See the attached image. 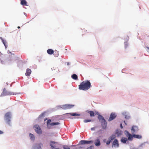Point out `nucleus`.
<instances>
[{"mask_svg": "<svg viewBox=\"0 0 149 149\" xmlns=\"http://www.w3.org/2000/svg\"><path fill=\"white\" fill-rule=\"evenodd\" d=\"M88 113L90 114L91 117L94 116L95 114L98 115V118L99 121L101 123L102 128L104 129L106 128L107 127V122L104 117L101 115H100L98 112L95 111V112L94 113L93 111H89Z\"/></svg>", "mask_w": 149, "mask_h": 149, "instance_id": "1", "label": "nucleus"}, {"mask_svg": "<svg viewBox=\"0 0 149 149\" xmlns=\"http://www.w3.org/2000/svg\"><path fill=\"white\" fill-rule=\"evenodd\" d=\"M116 137L115 135H111L108 139V141L106 142V144L107 146H109L111 143V141L114 140L112 144V147L115 148H118L119 147V143L118 140L115 139Z\"/></svg>", "mask_w": 149, "mask_h": 149, "instance_id": "2", "label": "nucleus"}, {"mask_svg": "<svg viewBox=\"0 0 149 149\" xmlns=\"http://www.w3.org/2000/svg\"><path fill=\"white\" fill-rule=\"evenodd\" d=\"M91 84L89 81L87 80L82 82L79 86L80 90L86 91L91 88Z\"/></svg>", "mask_w": 149, "mask_h": 149, "instance_id": "3", "label": "nucleus"}, {"mask_svg": "<svg viewBox=\"0 0 149 149\" xmlns=\"http://www.w3.org/2000/svg\"><path fill=\"white\" fill-rule=\"evenodd\" d=\"M50 145L51 149H60V145L58 142L51 141Z\"/></svg>", "mask_w": 149, "mask_h": 149, "instance_id": "4", "label": "nucleus"}, {"mask_svg": "<svg viewBox=\"0 0 149 149\" xmlns=\"http://www.w3.org/2000/svg\"><path fill=\"white\" fill-rule=\"evenodd\" d=\"M11 114L10 112L6 113L4 116L5 120L6 121V123L9 125L10 124V119L11 117Z\"/></svg>", "mask_w": 149, "mask_h": 149, "instance_id": "5", "label": "nucleus"}, {"mask_svg": "<svg viewBox=\"0 0 149 149\" xmlns=\"http://www.w3.org/2000/svg\"><path fill=\"white\" fill-rule=\"evenodd\" d=\"M74 106V105L66 104L61 105V108L63 110H67L72 108Z\"/></svg>", "mask_w": 149, "mask_h": 149, "instance_id": "6", "label": "nucleus"}, {"mask_svg": "<svg viewBox=\"0 0 149 149\" xmlns=\"http://www.w3.org/2000/svg\"><path fill=\"white\" fill-rule=\"evenodd\" d=\"M36 132L38 134H41L42 131L39 126L37 125H35V129Z\"/></svg>", "mask_w": 149, "mask_h": 149, "instance_id": "7", "label": "nucleus"}, {"mask_svg": "<svg viewBox=\"0 0 149 149\" xmlns=\"http://www.w3.org/2000/svg\"><path fill=\"white\" fill-rule=\"evenodd\" d=\"M125 133L126 136L128 137V139L129 140H132L133 137V136L127 131H125Z\"/></svg>", "mask_w": 149, "mask_h": 149, "instance_id": "8", "label": "nucleus"}, {"mask_svg": "<svg viewBox=\"0 0 149 149\" xmlns=\"http://www.w3.org/2000/svg\"><path fill=\"white\" fill-rule=\"evenodd\" d=\"M116 117V115L115 113H112L110 116V117L108 119V121H110L114 119Z\"/></svg>", "mask_w": 149, "mask_h": 149, "instance_id": "9", "label": "nucleus"}, {"mask_svg": "<svg viewBox=\"0 0 149 149\" xmlns=\"http://www.w3.org/2000/svg\"><path fill=\"white\" fill-rule=\"evenodd\" d=\"M43 144L40 143H37L36 144L34 147V149H42L41 146H42Z\"/></svg>", "mask_w": 149, "mask_h": 149, "instance_id": "10", "label": "nucleus"}, {"mask_svg": "<svg viewBox=\"0 0 149 149\" xmlns=\"http://www.w3.org/2000/svg\"><path fill=\"white\" fill-rule=\"evenodd\" d=\"M31 72V70L29 68H27L26 70V71L25 73V75L26 76H29L30 75Z\"/></svg>", "mask_w": 149, "mask_h": 149, "instance_id": "11", "label": "nucleus"}, {"mask_svg": "<svg viewBox=\"0 0 149 149\" xmlns=\"http://www.w3.org/2000/svg\"><path fill=\"white\" fill-rule=\"evenodd\" d=\"M21 4L23 6H27V2L25 0H20Z\"/></svg>", "mask_w": 149, "mask_h": 149, "instance_id": "12", "label": "nucleus"}, {"mask_svg": "<svg viewBox=\"0 0 149 149\" xmlns=\"http://www.w3.org/2000/svg\"><path fill=\"white\" fill-rule=\"evenodd\" d=\"M66 114H70L71 116H79L80 114H77L74 113H67Z\"/></svg>", "mask_w": 149, "mask_h": 149, "instance_id": "13", "label": "nucleus"}, {"mask_svg": "<svg viewBox=\"0 0 149 149\" xmlns=\"http://www.w3.org/2000/svg\"><path fill=\"white\" fill-rule=\"evenodd\" d=\"M95 144L96 146H99L100 145V142L99 139H97L95 140Z\"/></svg>", "mask_w": 149, "mask_h": 149, "instance_id": "14", "label": "nucleus"}, {"mask_svg": "<svg viewBox=\"0 0 149 149\" xmlns=\"http://www.w3.org/2000/svg\"><path fill=\"white\" fill-rule=\"evenodd\" d=\"M47 53L50 55H52L54 53V51L51 49H49L47 50Z\"/></svg>", "mask_w": 149, "mask_h": 149, "instance_id": "15", "label": "nucleus"}, {"mask_svg": "<svg viewBox=\"0 0 149 149\" xmlns=\"http://www.w3.org/2000/svg\"><path fill=\"white\" fill-rule=\"evenodd\" d=\"M133 136L134 137L138 139H141L142 138V136H141V135L138 134H134L133 135Z\"/></svg>", "mask_w": 149, "mask_h": 149, "instance_id": "16", "label": "nucleus"}, {"mask_svg": "<svg viewBox=\"0 0 149 149\" xmlns=\"http://www.w3.org/2000/svg\"><path fill=\"white\" fill-rule=\"evenodd\" d=\"M54 55L55 57H57L59 55V52L57 51H55L54 52Z\"/></svg>", "mask_w": 149, "mask_h": 149, "instance_id": "17", "label": "nucleus"}, {"mask_svg": "<svg viewBox=\"0 0 149 149\" xmlns=\"http://www.w3.org/2000/svg\"><path fill=\"white\" fill-rule=\"evenodd\" d=\"M29 136L31 139L32 140H34L35 139L34 136L31 133L29 134Z\"/></svg>", "mask_w": 149, "mask_h": 149, "instance_id": "18", "label": "nucleus"}, {"mask_svg": "<svg viewBox=\"0 0 149 149\" xmlns=\"http://www.w3.org/2000/svg\"><path fill=\"white\" fill-rule=\"evenodd\" d=\"M72 77L73 79L75 80H77L78 79L77 75L75 74H73L72 76Z\"/></svg>", "mask_w": 149, "mask_h": 149, "instance_id": "19", "label": "nucleus"}, {"mask_svg": "<svg viewBox=\"0 0 149 149\" xmlns=\"http://www.w3.org/2000/svg\"><path fill=\"white\" fill-rule=\"evenodd\" d=\"M127 141V139L125 138H122L121 139V142L123 143H126V142Z\"/></svg>", "mask_w": 149, "mask_h": 149, "instance_id": "20", "label": "nucleus"}, {"mask_svg": "<svg viewBox=\"0 0 149 149\" xmlns=\"http://www.w3.org/2000/svg\"><path fill=\"white\" fill-rule=\"evenodd\" d=\"M59 123L58 122H56V123H51L50 124V125L52 126H53L55 125H56L59 124Z\"/></svg>", "mask_w": 149, "mask_h": 149, "instance_id": "21", "label": "nucleus"}, {"mask_svg": "<svg viewBox=\"0 0 149 149\" xmlns=\"http://www.w3.org/2000/svg\"><path fill=\"white\" fill-rule=\"evenodd\" d=\"M93 142L92 141H86L85 140V144H89L92 143Z\"/></svg>", "mask_w": 149, "mask_h": 149, "instance_id": "22", "label": "nucleus"}, {"mask_svg": "<svg viewBox=\"0 0 149 149\" xmlns=\"http://www.w3.org/2000/svg\"><path fill=\"white\" fill-rule=\"evenodd\" d=\"M146 146V143H143L141 144L139 146V148H143L145 147Z\"/></svg>", "mask_w": 149, "mask_h": 149, "instance_id": "23", "label": "nucleus"}, {"mask_svg": "<svg viewBox=\"0 0 149 149\" xmlns=\"http://www.w3.org/2000/svg\"><path fill=\"white\" fill-rule=\"evenodd\" d=\"M137 128V127L136 126H133L132 127V128L131 129L132 132V133H134L135 132V130L134 129V128Z\"/></svg>", "mask_w": 149, "mask_h": 149, "instance_id": "24", "label": "nucleus"}, {"mask_svg": "<svg viewBox=\"0 0 149 149\" xmlns=\"http://www.w3.org/2000/svg\"><path fill=\"white\" fill-rule=\"evenodd\" d=\"M2 42H3V44H4L5 46V47L6 48L7 47V45L6 44V40H2Z\"/></svg>", "mask_w": 149, "mask_h": 149, "instance_id": "25", "label": "nucleus"}, {"mask_svg": "<svg viewBox=\"0 0 149 149\" xmlns=\"http://www.w3.org/2000/svg\"><path fill=\"white\" fill-rule=\"evenodd\" d=\"M63 147L64 149H70V147L67 145H64Z\"/></svg>", "mask_w": 149, "mask_h": 149, "instance_id": "26", "label": "nucleus"}, {"mask_svg": "<svg viewBox=\"0 0 149 149\" xmlns=\"http://www.w3.org/2000/svg\"><path fill=\"white\" fill-rule=\"evenodd\" d=\"M79 144L83 145L85 144V140H81L79 142Z\"/></svg>", "mask_w": 149, "mask_h": 149, "instance_id": "27", "label": "nucleus"}, {"mask_svg": "<svg viewBox=\"0 0 149 149\" xmlns=\"http://www.w3.org/2000/svg\"><path fill=\"white\" fill-rule=\"evenodd\" d=\"M91 121V120L90 119L84 120V122L85 123H86Z\"/></svg>", "mask_w": 149, "mask_h": 149, "instance_id": "28", "label": "nucleus"}, {"mask_svg": "<svg viewBox=\"0 0 149 149\" xmlns=\"http://www.w3.org/2000/svg\"><path fill=\"white\" fill-rule=\"evenodd\" d=\"M44 113H42L41 114H40L39 116V118H41V117H43L44 116Z\"/></svg>", "mask_w": 149, "mask_h": 149, "instance_id": "29", "label": "nucleus"}, {"mask_svg": "<svg viewBox=\"0 0 149 149\" xmlns=\"http://www.w3.org/2000/svg\"><path fill=\"white\" fill-rule=\"evenodd\" d=\"M51 122V120L50 119L48 120L47 121V125L50 124Z\"/></svg>", "mask_w": 149, "mask_h": 149, "instance_id": "30", "label": "nucleus"}, {"mask_svg": "<svg viewBox=\"0 0 149 149\" xmlns=\"http://www.w3.org/2000/svg\"><path fill=\"white\" fill-rule=\"evenodd\" d=\"M92 146H91L89 147H88L87 148V149H92Z\"/></svg>", "mask_w": 149, "mask_h": 149, "instance_id": "31", "label": "nucleus"}, {"mask_svg": "<svg viewBox=\"0 0 149 149\" xmlns=\"http://www.w3.org/2000/svg\"><path fill=\"white\" fill-rule=\"evenodd\" d=\"M95 127H92V128H91V130H95Z\"/></svg>", "mask_w": 149, "mask_h": 149, "instance_id": "32", "label": "nucleus"}, {"mask_svg": "<svg viewBox=\"0 0 149 149\" xmlns=\"http://www.w3.org/2000/svg\"><path fill=\"white\" fill-rule=\"evenodd\" d=\"M3 133V132L2 131L0 130V134H2Z\"/></svg>", "mask_w": 149, "mask_h": 149, "instance_id": "33", "label": "nucleus"}, {"mask_svg": "<svg viewBox=\"0 0 149 149\" xmlns=\"http://www.w3.org/2000/svg\"><path fill=\"white\" fill-rule=\"evenodd\" d=\"M120 127H121V128H122V129L123 128V126L122 125V124H120Z\"/></svg>", "mask_w": 149, "mask_h": 149, "instance_id": "34", "label": "nucleus"}, {"mask_svg": "<svg viewBox=\"0 0 149 149\" xmlns=\"http://www.w3.org/2000/svg\"><path fill=\"white\" fill-rule=\"evenodd\" d=\"M83 147H79V148H82Z\"/></svg>", "mask_w": 149, "mask_h": 149, "instance_id": "35", "label": "nucleus"}, {"mask_svg": "<svg viewBox=\"0 0 149 149\" xmlns=\"http://www.w3.org/2000/svg\"><path fill=\"white\" fill-rule=\"evenodd\" d=\"M8 94H9V95H12V93H9Z\"/></svg>", "mask_w": 149, "mask_h": 149, "instance_id": "36", "label": "nucleus"}, {"mask_svg": "<svg viewBox=\"0 0 149 149\" xmlns=\"http://www.w3.org/2000/svg\"><path fill=\"white\" fill-rule=\"evenodd\" d=\"M17 28H18L19 29V28H20V27H19V26H18V27H17Z\"/></svg>", "mask_w": 149, "mask_h": 149, "instance_id": "37", "label": "nucleus"}, {"mask_svg": "<svg viewBox=\"0 0 149 149\" xmlns=\"http://www.w3.org/2000/svg\"><path fill=\"white\" fill-rule=\"evenodd\" d=\"M106 140V139H104V142H105V141Z\"/></svg>", "mask_w": 149, "mask_h": 149, "instance_id": "38", "label": "nucleus"}, {"mask_svg": "<svg viewBox=\"0 0 149 149\" xmlns=\"http://www.w3.org/2000/svg\"><path fill=\"white\" fill-rule=\"evenodd\" d=\"M75 146L74 145H72V146H71L73 147V146Z\"/></svg>", "mask_w": 149, "mask_h": 149, "instance_id": "39", "label": "nucleus"}, {"mask_svg": "<svg viewBox=\"0 0 149 149\" xmlns=\"http://www.w3.org/2000/svg\"><path fill=\"white\" fill-rule=\"evenodd\" d=\"M67 64H68V65H69V63H67Z\"/></svg>", "mask_w": 149, "mask_h": 149, "instance_id": "40", "label": "nucleus"}, {"mask_svg": "<svg viewBox=\"0 0 149 149\" xmlns=\"http://www.w3.org/2000/svg\"><path fill=\"white\" fill-rule=\"evenodd\" d=\"M148 49L149 50V47H148Z\"/></svg>", "mask_w": 149, "mask_h": 149, "instance_id": "41", "label": "nucleus"}]
</instances>
